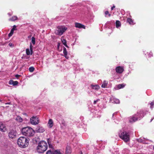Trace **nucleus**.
I'll return each mask as SVG.
<instances>
[{
	"label": "nucleus",
	"mask_w": 154,
	"mask_h": 154,
	"mask_svg": "<svg viewBox=\"0 0 154 154\" xmlns=\"http://www.w3.org/2000/svg\"><path fill=\"white\" fill-rule=\"evenodd\" d=\"M145 114L143 111H140L137 112V113L132 116L129 118V121L130 122H133L136 121L140 120Z\"/></svg>",
	"instance_id": "f257e3e1"
},
{
	"label": "nucleus",
	"mask_w": 154,
	"mask_h": 154,
	"mask_svg": "<svg viewBox=\"0 0 154 154\" xmlns=\"http://www.w3.org/2000/svg\"><path fill=\"white\" fill-rule=\"evenodd\" d=\"M119 135L120 138L125 142L130 141V136L129 133L123 129L119 131Z\"/></svg>",
	"instance_id": "f03ea898"
},
{
	"label": "nucleus",
	"mask_w": 154,
	"mask_h": 154,
	"mask_svg": "<svg viewBox=\"0 0 154 154\" xmlns=\"http://www.w3.org/2000/svg\"><path fill=\"white\" fill-rule=\"evenodd\" d=\"M22 134L28 137L32 136L35 132L34 130L29 127H26L23 128L21 130Z\"/></svg>",
	"instance_id": "7ed1b4c3"
},
{
	"label": "nucleus",
	"mask_w": 154,
	"mask_h": 154,
	"mask_svg": "<svg viewBox=\"0 0 154 154\" xmlns=\"http://www.w3.org/2000/svg\"><path fill=\"white\" fill-rule=\"evenodd\" d=\"M29 142V140L26 137H20L17 141V144L19 146L23 148L28 146Z\"/></svg>",
	"instance_id": "20e7f679"
},
{
	"label": "nucleus",
	"mask_w": 154,
	"mask_h": 154,
	"mask_svg": "<svg viewBox=\"0 0 154 154\" xmlns=\"http://www.w3.org/2000/svg\"><path fill=\"white\" fill-rule=\"evenodd\" d=\"M48 148V145L47 143L44 141H41L38 144L37 150L39 153H43Z\"/></svg>",
	"instance_id": "39448f33"
},
{
	"label": "nucleus",
	"mask_w": 154,
	"mask_h": 154,
	"mask_svg": "<svg viewBox=\"0 0 154 154\" xmlns=\"http://www.w3.org/2000/svg\"><path fill=\"white\" fill-rule=\"evenodd\" d=\"M67 28L64 26H60L57 27L55 31V34L59 35H61L67 30Z\"/></svg>",
	"instance_id": "423d86ee"
},
{
	"label": "nucleus",
	"mask_w": 154,
	"mask_h": 154,
	"mask_svg": "<svg viewBox=\"0 0 154 154\" xmlns=\"http://www.w3.org/2000/svg\"><path fill=\"white\" fill-rule=\"evenodd\" d=\"M30 122L32 125H36L39 123L38 118L37 116H33L30 120Z\"/></svg>",
	"instance_id": "0eeeda50"
},
{
	"label": "nucleus",
	"mask_w": 154,
	"mask_h": 154,
	"mask_svg": "<svg viewBox=\"0 0 154 154\" xmlns=\"http://www.w3.org/2000/svg\"><path fill=\"white\" fill-rule=\"evenodd\" d=\"M17 133L14 130H11L8 133V136L11 138H15L16 136Z\"/></svg>",
	"instance_id": "6e6552de"
},
{
	"label": "nucleus",
	"mask_w": 154,
	"mask_h": 154,
	"mask_svg": "<svg viewBox=\"0 0 154 154\" xmlns=\"http://www.w3.org/2000/svg\"><path fill=\"white\" fill-rule=\"evenodd\" d=\"M0 131L2 132H5L7 131L5 125L2 122H0Z\"/></svg>",
	"instance_id": "1a4fd4ad"
},
{
	"label": "nucleus",
	"mask_w": 154,
	"mask_h": 154,
	"mask_svg": "<svg viewBox=\"0 0 154 154\" xmlns=\"http://www.w3.org/2000/svg\"><path fill=\"white\" fill-rule=\"evenodd\" d=\"M30 50L27 48L26 50V54L28 55H32V48L31 43H30Z\"/></svg>",
	"instance_id": "9d476101"
},
{
	"label": "nucleus",
	"mask_w": 154,
	"mask_h": 154,
	"mask_svg": "<svg viewBox=\"0 0 154 154\" xmlns=\"http://www.w3.org/2000/svg\"><path fill=\"white\" fill-rule=\"evenodd\" d=\"M46 154H62L59 150L51 151V150H48L46 152Z\"/></svg>",
	"instance_id": "9b49d317"
},
{
	"label": "nucleus",
	"mask_w": 154,
	"mask_h": 154,
	"mask_svg": "<svg viewBox=\"0 0 154 154\" xmlns=\"http://www.w3.org/2000/svg\"><path fill=\"white\" fill-rule=\"evenodd\" d=\"M116 71L117 73H121L124 71V68L123 67L118 66L116 68Z\"/></svg>",
	"instance_id": "f8f14e48"
},
{
	"label": "nucleus",
	"mask_w": 154,
	"mask_h": 154,
	"mask_svg": "<svg viewBox=\"0 0 154 154\" xmlns=\"http://www.w3.org/2000/svg\"><path fill=\"white\" fill-rule=\"evenodd\" d=\"M147 140V139L143 137H140L137 139V141L138 142L143 143H147L146 142Z\"/></svg>",
	"instance_id": "ddd939ff"
},
{
	"label": "nucleus",
	"mask_w": 154,
	"mask_h": 154,
	"mask_svg": "<svg viewBox=\"0 0 154 154\" xmlns=\"http://www.w3.org/2000/svg\"><path fill=\"white\" fill-rule=\"evenodd\" d=\"M91 87L93 90V91L94 92H96L100 88V86L98 85H91Z\"/></svg>",
	"instance_id": "4468645a"
},
{
	"label": "nucleus",
	"mask_w": 154,
	"mask_h": 154,
	"mask_svg": "<svg viewBox=\"0 0 154 154\" xmlns=\"http://www.w3.org/2000/svg\"><path fill=\"white\" fill-rule=\"evenodd\" d=\"M45 131L44 128L42 127H39L36 128L35 131L37 133H43Z\"/></svg>",
	"instance_id": "2eb2a0df"
},
{
	"label": "nucleus",
	"mask_w": 154,
	"mask_h": 154,
	"mask_svg": "<svg viewBox=\"0 0 154 154\" xmlns=\"http://www.w3.org/2000/svg\"><path fill=\"white\" fill-rule=\"evenodd\" d=\"M75 26L79 28H83L85 29V27L84 25L81 24L80 23H75Z\"/></svg>",
	"instance_id": "dca6fc26"
},
{
	"label": "nucleus",
	"mask_w": 154,
	"mask_h": 154,
	"mask_svg": "<svg viewBox=\"0 0 154 154\" xmlns=\"http://www.w3.org/2000/svg\"><path fill=\"white\" fill-rule=\"evenodd\" d=\"M54 125V122L53 120L51 119H50L49 120L48 123V126L49 128H51Z\"/></svg>",
	"instance_id": "f3484780"
},
{
	"label": "nucleus",
	"mask_w": 154,
	"mask_h": 154,
	"mask_svg": "<svg viewBox=\"0 0 154 154\" xmlns=\"http://www.w3.org/2000/svg\"><path fill=\"white\" fill-rule=\"evenodd\" d=\"M125 86V84H122L117 85L116 87L114 88L115 89H119L123 88Z\"/></svg>",
	"instance_id": "a211bd4d"
},
{
	"label": "nucleus",
	"mask_w": 154,
	"mask_h": 154,
	"mask_svg": "<svg viewBox=\"0 0 154 154\" xmlns=\"http://www.w3.org/2000/svg\"><path fill=\"white\" fill-rule=\"evenodd\" d=\"M110 101L112 103L116 104L119 103L120 102L119 100L116 98H111Z\"/></svg>",
	"instance_id": "6ab92c4d"
},
{
	"label": "nucleus",
	"mask_w": 154,
	"mask_h": 154,
	"mask_svg": "<svg viewBox=\"0 0 154 154\" xmlns=\"http://www.w3.org/2000/svg\"><path fill=\"white\" fill-rule=\"evenodd\" d=\"M63 53L64 55V56L65 57L66 59H68L69 57L67 55V51L65 47H64L63 48Z\"/></svg>",
	"instance_id": "aec40b11"
},
{
	"label": "nucleus",
	"mask_w": 154,
	"mask_h": 154,
	"mask_svg": "<svg viewBox=\"0 0 154 154\" xmlns=\"http://www.w3.org/2000/svg\"><path fill=\"white\" fill-rule=\"evenodd\" d=\"M18 82L17 81H14L12 80H10L8 82L9 85H12L14 86L17 85L18 84Z\"/></svg>",
	"instance_id": "412c9836"
},
{
	"label": "nucleus",
	"mask_w": 154,
	"mask_h": 154,
	"mask_svg": "<svg viewBox=\"0 0 154 154\" xmlns=\"http://www.w3.org/2000/svg\"><path fill=\"white\" fill-rule=\"evenodd\" d=\"M61 40L63 45H64L66 47H68L66 44V40L63 37H61Z\"/></svg>",
	"instance_id": "4be33fe9"
},
{
	"label": "nucleus",
	"mask_w": 154,
	"mask_h": 154,
	"mask_svg": "<svg viewBox=\"0 0 154 154\" xmlns=\"http://www.w3.org/2000/svg\"><path fill=\"white\" fill-rule=\"evenodd\" d=\"M127 22L130 25H134L135 23L133 20L130 18H128L127 19Z\"/></svg>",
	"instance_id": "5701e85b"
},
{
	"label": "nucleus",
	"mask_w": 154,
	"mask_h": 154,
	"mask_svg": "<svg viewBox=\"0 0 154 154\" xmlns=\"http://www.w3.org/2000/svg\"><path fill=\"white\" fill-rule=\"evenodd\" d=\"M108 81L106 80L103 81L102 85L101 87L103 88H105L108 85Z\"/></svg>",
	"instance_id": "b1692460"
},
{
	"label": "nucleus",
	"mask_w": 154,
	"mask_h": 154,
	"mask_svg": "<svg viewBox=\"0 0 154 154\" xmlns=\"http://www.w3.org/2000/svg\"><path fill=\"white\" fill-rule=\"evenodd\" d=\"M71 152V148L69 146H67L66 148V154H70Z\"/></svg>",
	"instance_id": "393cba45"
},
{
	"label": "nucleus",
	"mask_w": 154,
	"mask_h": 154,
	"mask_svg": "<svg viewBox=\"0 0 154 154\" xmlns=\"http://www.w3.org/2000/svg\"><path fill=\"white\" fill-rule=\"evenodd\" d=\"M94 113L96 114V116L98 118L100 117L101 111L100 110H99L98 111L97 110L95 111Z\"/></svg>",
	"instance_id": "a878e982"
},
{
	"label": "nucleus",
	"mask_w": 154,
	"mask_h": 154,
	"mask_svg": "<svg viewBox=\"0 0 154 154\" xmlns=\"http://www.w3.org/2000/svg\"><path fill=\"white\" fill-rule=\"evenodd\" d=\"M17 19V17L16 16H13L11 18L9 19V21H14Z\"/></svg>",
	"instance_id": "bb28decb"
},
{
	"label": "nucleus",
	"mask_w": 154,
	"mask_h": 154,
	"mask_svg": "<svg viewBox=\"0 0 154 154\" xmlns=\"http://www.w3.org/2000/svg\"><path fill=\"white\" fill-rule=\"evenodd\" d=\"M121 26V23L119 21L117 20L116 22V28H118L119 27H120Z\"/></svg>",
	"instance_id": "cd10ccee"
},
{
	"label": "nucleus",
	"mask_w": 154,
	"mask_h": 154,
	"mask_svg": "<svg viewBox=\"0 0 154 154\" xmlns=\"http://www.w3.org/2000/svg\"><path fill=\"white\" fill-rule=\"evenodd\" d=\"M16 120L19 122H22L23 121L22 119L20 116H17L16 119Z\"/></svg>",
	"instance_id": "c85d7f7f"
},
{
	"label": "nucleus",
	"mask_w": 154,
	"mask_h": 154,
	"mask_svg": "<svg viewBox=\"0 0 154 154\" xmlns=\"http://www.w3.org/2000/svg\"><path fill=\"white\" fill-rule=\"evenodd\" d=\"M147 55L149 57H151L153 56V54L151 51H150L149 52H147Z\"/></svg>",
	"instance_id": "c756f323"
},
{
	"label": "nucleus",
	"mask_w": 154,
	"mask_h": 154,
	"mask_svg": "<svg viewBox=\"0 0 154 154\" xmlns=\"http://www.w3.org/2000/svg\"><path fill=\"white\" fill-rule=\"evenodd\" d=\"M60 123L64 126H66V123L63 120H61Z\"/></svg>",
	"instance_id": "7c9ffc66"
},
{
	"label": "nucleus",
	"mask_w": 154,
	"mask_h": 154,
	"mask_svg": "<svg viewBox=\"0 0 154 154\" xmlns=\"http://www.w3.org/2000/svg\"><path fill=\"white\" fill-rule=\"evenodd\" d=\"M32 42L33 45H35V39L34 37H32Z\"/></svg>",
	"instance_id": "2f4dec72"
},
{
	"label": "nucleus",
	"mask_w": 154,
	"mask_h": 154,
	"mask_svg": "<svg viewBox=\"0 0 154 154\" xmlns=\"http://www.w3.org/2000/svg\"><path fill=\"white\" fill-rule=\"evenodd\" d=\"M34 68L33 67H30L29 68V70L30 72H32L34 70Z\"/></svg>",
	"instance_id": "473e14b6"
},
{
	"label": "nucleus",
	"mask_w": 154,
	"mask_h": 154,
	"mask_svg": "<svg viewBox=\"0 0 154 154\" xmlns=\"http://www.w3.org/2000/svg\"><path fill=\"white\" fill-rule=\"evenodd\" d=\"M150 108L152 109L153 107V106L154 105V101H153V102H151L150 104Z\"/></svg>",
	"instance_id": "72a5a7b5"
},
{
	"label": "nucleus",
	"mask_w": 154,
	"mask_h": 154,
	"mask_svg": "<svg viewBox=\"0 0 154 154\" xmlns=\"http://www.w3.org/2000/svg\"><path fill=\"white\" fill-rule=\"evenodd\" d=\"M14 31L13 30L11 29L10 32L8 34V35L9 37H10L13 35L14 33Z\"/></svg>",
	"instance_id": "f704fd0d"
},
{
	"label": "nucleus",
	"mask_w": 154,
	"mask_h": 154,
	"mask_svg": "<svg viewBox=\"0 0 154 154\" xmlns=\"http://www.w3.org/2000/svg\"><path fill=\"white\" fill-rule=\"evenodd\" d=\"M105 15H107V14L109 15V16L110 17V14H109V12L108 11H105Z\"/></svg>",
	"instance_id": "c9c22d12"
},
{
	"label": "nucleus",
	"mask_w": 154,
	"mask_h": 154,
	"mask_svg": "<svg viewBox=\"0 0 154 154\" xmlns=\"http://www.w3.org/2000/svg\"><path fill=\"white\" fill-rule=\"evenodd\" d=\"M16 26L15 25H14L13 28L11 29V30H13V31L16 29Z\"/></svg>",
	"instance_id": "e433bc0d"
},
{
	"label": "nucleus",
	"mask_w": 154,
	"mask_h": 154,
	"mask_svg": "<svg viewBox=\"0 0 154 154\" xmlns=\"http://www.w3.org/2000/svg\"><path fill=\"white\" fill-rule=\"evenodd\" d=\"M100 100V99H97V100H94V104H95L96 103L98 102Z\"/></svg>",
	"instance_id": "4c0bfd02"
},
{
	"label": "nucleus",
	"mask_w": 154,
	"mask_h": 154,
	"mask_svg": "<svg viewBox=\"0 0 154 154\" xmlns=\"http://www.w3.org/2000/svg\"><path fill=\"white\" fill-rule=\"evenodd\" d=\"M60 43L59 42H58V45H57V48L59 50V47L60 45Z\"/></svg>",
	"instance_id": "58836bf2"
},
{
	"label": "nucleus",
	"mask_w": 154,
	"mask_h": 154,
	"mask_svg": "<svg viewBox=\"0 0 154 154\" xmlns=\"http://www.w3.org/2000/svg\"><path fill=\"white\" fill-rule=\"evenodd\" d=\"M8 45L11 47H12L13 46V45L12 43H9Z\"/></svg>",
	"instance_id": "ea45409f"
},
{
	"label": "nucleus",
	"mask_w": 154,
	"mask_h": 154,
	"mask_svg": "<svg viewBox=\"0 0 154 154\" xmlns=\"http://www.w3.org/2000/svg\"><path fill=\"white\" fill-rule=\"evenodd\" d=\"M20 75H18V74H17L16 75H15V77L17 78H18L19 77H20Z\"/></svg>",
	"instance_id": "a19ab883"
},
{
	"label": "nucleus",
	"mask_w": 154,
	"mask_h": 154,
	"mask_svg": "<svg viewBox=\"0 0 154 154\" xmlns=\"http://www.w3.org/2000/svg\"><path fill=\"white\" fill-rule=\"evenodd\" d=\"M115 6L114 5L113 7H111V10H112L113 9L115 8Z\"/></svg>",
	"instance_id": "79ce46f5"
},
{
	"label": "nucleus",
	"mask_w": 154,
	"mask_h": 154,
	"mask_svg": "<svg viewBox=\"0 0 154 154\" xmlns=\"http://www.w3.org/2000/svg\"><path fill=\"white\" fill-rule=\"evenodd\" d=\"M8 14L9 16H11V14H10V13H8Z\"/></svg>",
	"instance_id": "37998d69"
},
{
	"label": "nucleus",
	"mask_w": 154,
	"mask_h": 154,
	"mask_svg": "<svg viewBox=\"0 0 154 154\" xmlns=\"http://www.w3.org/2000/svg\"><path fill=\"white\" fill-rule=\"evenodd\" d=\"M153 118H153L152 119H151V121H150V122H152V121L153 120Z\"/></svg>",
	"instance_id": "c03bdc74"
},
{
	"label": "nucleus",
	"mask_w": 154,
	"mask_h": 154,
	"mask_svg": "<svg viewBox=\"0 0 154 154\" xmlns=\"http://www.w3.org/2000/svg\"><path fill=\"white\" fill-rule=\"evenodd\" d=\"M51 146L50 145H49V147H51Z\"/></svg>",
	"instance_id": "a18cd8bd"
},
{
	"label": "nucleus",
	"mask_w": 154,
	"mask_h": 154,
	"mask_svg": "<svg viewBox=\"0 0 154 154\" xmlns=\"http://www.w3.org/2000/svg\"><path fill=\"white\" fill-rule=\"evenodd\" d=\"M143 52H145V51H143Z\"/></svg>",
	"instance_id": "49530a36"
},
{
	"label": "nucleus",
	"mask_w": 154,
	"mask_h": 154,
	"mask_svg": "<svg viewBox=\"0 0 154 154\" xmlns=\"http://www.w3.org/2000/svg\"><path fill=\"white\" fill-rule=\"evenodd\" d=\"M1 100H0V102H1Z\"/></svg>",
	"instance_id": "de8ad7c7"
}]
</instances>
